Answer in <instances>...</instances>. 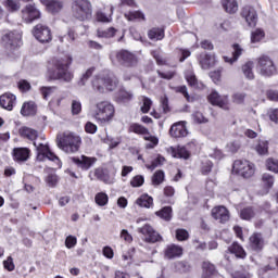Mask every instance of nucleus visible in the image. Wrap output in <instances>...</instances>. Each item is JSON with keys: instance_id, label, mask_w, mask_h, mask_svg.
<instances>
[{"instance_id": "nucleus-1", "label": "nucleus", "mask_w": 278, "mask_h": 278, "mask_svg": "<svg viewBox=\"0 0 278 278\" xmlns=\"http://www.w3.org/2000/svg\"><path fill=\"white\" fill-rule=\"evenodd\" d=\"M73 64V56L54 58L48 66V75L50 79L65 81L71 84L75 75L70 71Z\"/></svg>"}, {"instance_id": "nucleus-2", "label": "nucleus", "mask_w": 278, "mask_h": 278, "mask_svg": "<svg viewBox=\"0 0 278 278\" xmlns=\"http://www.w3.org/2000/svg\"><path fill=\"white\" fill-rule=\"evenodd\" d=\"M81 138L74 132L65 131L56 136V147L64 153H77Z\"/></svg>"}, {"instance_id": "nucleus-3", "label": "nucleus", "mask_w": 278, "mask_h": 278, "mask_svg": "<svg viewBox=\"0 0 278 278\" xmlns=\"http://www.w3.org/2000/svg\"><path fill=\"white\" fill-rule=\"evenodd\" d=\"M118 86V78L113 74H100L92 79V88L96 92H113Z\"/></svg>"}, {"instance_id": "nucleus-4", "label": "nucleus", "mask_w": 278, "mask_h": 278, "mask_svg": "<svg viewBox=\"0 0 278 278\" xmlns=\"http://www.w3.org/2000/svg\"><path fill=\"white\" fill-rule=\"evenodd\" d=\"M115 112L116 110L114 109V104L109 101H101L96 104L93 118L97 123H100V125H105L108 123H112Z\"/></svg>"}, {"instance_id": "nucleus-5", "label": "nucleus", "mask_w": 278, "mask_h": 278, "mask_svg": "<svg viewBox=\"0 0 278 278\" xmlns=\"http://www.w3.org/2000/svg\"><path fill=\"white\" fill-rule=\"evenodd\" d=\"M256 73L261 77H274L277 75V64L268 54H263L256 59Z\"/></svg>"}, {"instance_id": "nucleus-6", "label": "nucleus", "mask_w": 278, "mask_h": 278, "mask_svg": "<svg viewBox=\"0 0 278 278\" xmlns=\"http://www.w3.org/2000/svg\"><path fill=\"white\" fill-rule=\"evenodd\" d=\"M72 14L77 21H90L92 18V3L88 0H75L72 4Z\"/></svg>"}, {"instance_id": "nucleus-7", "label": "nucleus", "mask_w": 278, "mask_h": 278, "mask_svg": "<svg viewBox=\"0 0 278 278\" xmlns=\"http://www.w3.org/2000/svg\"><path fill=\"white\" fill-rule=\"evenodd\" d=\"M128 131L130 134H137L138 136H144L143 139L150 142L147 144V149H155L160 143V139H157V137L151 136L149 129L138 123L130 124Z\"/></svg>"}, {"instance_id": "nucleus-8", "label": "nucleus", "mask_w": 278, "mask_h": 278, "mask_svg": "<svg viewBox=\"0 0 278 278\" xmlns=\"http://www.w3.org/2000/svg\"><path fill=\"white\" fill-rule=\"evenodd\" d=\"M111 62L121 64L122 66H136V64H138V59L136 58V54L127 50H122L111 54Z\"/></svg>"}, {"instance_id": "nucleus-9", "label": "nucleus", "mask_w": 278, "mask_h": 278, "mask_svg": "<svg viewBox=\"0 0 278 278\" xmlns=\"http://www.w3.org/2000/svg\"><path fill=\"white\" fill-rule=\"evenodd\" d=\"M232 170L237 173V175L249 179V177H253L255 166L249 161L238 160L233 163Z\"/></svg>"}, {"instance_id": "nucleus-10", "label": "nucleus", "mask_w": 278, "mask_h": 278, "mask_svg": "<svg viewBox=\"0 0 278 278\" xmlns=\"http://www.w3.org/2000/svg\"><path fill=\"white\" fill-rule=\"evenodd\" d=\"M94 177L99 179V181H103V184L112 186V184L116 182V168H96Z\"/></svg>"}, {"instance_id": "nucleus-11", "label": "nucleus", "mask_w": 278, "mask_h": 278, "mask_svg": "<svg viewBox=\"0 0 278 278\" xmlns=\"http://www.w3.org/2000/svg\"><path fill=\"white\" fill-rule=\"evenodd\" d=\"M138 232L142 233L144 242H149L150 244H155V242L162 240V236L149 224L138 228Z\"/></svg>"}, {"instance_id": "nucleus-12", "label": "nucleus", "mask_w": 278, "mask_h": 278, "mask_svg": "<svg viewBox=\"0 0 278 278\" xmlns=\"http://www.w3.org/2000/svg\"><path fill=\"white\" fill-rule=\"evenodd\" d=\"M21 38H23L21 31L14 30L4 34L2 36V42L8 49H17V47H21V45H23Z\"/></svg>"}, {"instance_id": "nucleus-13", "label": "nucleus", "mask_w": 278, "mask_h": 278, "mask_svg": "<svg viewBox=\"0 0 278 278\" xmlns=\"http://www.w3.org/2000/svg\"><path fill=\"white\" fill-rule=\"evenodd\" d=\"M33 35L39 42H51V28L45 24H37L33 29Z\"/></svg>"}, {"instance_id": "nucleus-14", "label": "nucleus", "mask_w": 278, "mask_h": 278, "mask_svg": "<svg viewBox=\"0 0 278 278\" xmlns=\"http://www.w3.org/2000/svg\"><path fill=\"white\" fill-rule=\"evenodd\" d=\"M40 16V10L36 8V4H26L22 10V20L24 23H34V21H38Z\"/></svg>"}, {"instance_id": "nucleus-15", "label": "nucleus", "mask_w": 278, "mask_h": 278, "mask_svg": "<svg viewBox=\"0 0 278 278\" xmlns=\"http://www.w3.org/2000/svg\"><path fill=\"white\" fill-rule=\"evenodd\" d=\"M241 16L244 18L249 27H255L257 25V11L251 5H245L241 10Z\"/></svg>"}, {"instance_id": "nucleus-16", "label": "nucleus", "mask_w": 278, "mask_h": 278, "mask_svg": "<svg viewBox=\"0 0 278 278\" xmlns=\"http://www.w3.org/2000/svg\"><path fill=\"white\" fill-rule=\"evenodd\" d=\"M71 161L78 166V168H81V170H90L92 166L94 165V162H97V159L81 155L80 157H72Z\"/></svg>"}, {"instance_id": "nucleus-17", "label": "nucleus", "mask_w": 278, "mask_h": 278, "mask_svg": "<svg viewBox=\"0 0 278 278\" xmlns=\"http://www.w3.org/2000/svg\"><path fill=\"white\" fill-rule=\"evenodd\" d=\"M208 101L212 103V105H217L218 108H222V110H228L229 105V99L227 96H220L216 91H212L208 96Z\"/></svg>"}, {"instance_id": "nucleus-18", "label": "nucleus", "mask_w": 278, "mask_h": 278, "mask_svg": "<svg viewBox=\"0 0 278 278\" xmlns=\"http://www.w3.org/2000/svg\"><path fill=\"white\" fill-rule=\"evenodd\" d=\"M31 155V150L28 148H15L13 149V160L17 164H23L29 160Z\"/></svg>"}, {"instance_id": "nucleus-19", "label": "nucleus", "mask_w": 278, "mask_h": 278, "mask_svg": "<svg viewBox=\"0 0 278 278\" xmlns=\"http://www.w3.org/2000/svg\"><path fill=\"white\" fill-rule=\"evenodd\" d=\"M169 135L172 138H186V136H188V128H186L184 122L176 123L172 125Z\"/></svg>"}, {"instance_id": "nucleus-20", "label": "nucleus", "mask_w": 278, "mask_h": 278, "mask_svg": "<svg viewBox=\"0 0 278 278\" xmlns=\"http://www.w3.org/2000/svg\"><path fill=\"white\" fill-rule=\"evenodd\" d=\"M0 105L3 110H8V112H12L14 110V105H16V96L12 93H4L0 97Z\"/></svg>"}, {"instance_id": "nucleus-21", "label": "nucleus", "mask_w": 278, "mask_h": 278, "mask_svg": "<svg viewBox=\"0 0 278 278\" xmlns=\"http://www.w3.org/2000/svg\"><path fill=\"white\" fill-rule=\"evenodd\" d=\"M212 216L219 223H227L229 220V211L225 206H216L212 210Z\"/></svg>"}, {"instance_id": "nucleus-22", "label": "nucleus", "mask_w": 278, "mask_h": 278, "mask_svg": "<svg viewBox=\"0 0 278 278\" xmlns=\"http://www.w3.org/2000/svg\"><path fill=\"white\" fill-rule=\"evenodd\" d=\"M184 255V248L177 244L167 245L165 249V257L167 260H175V257H181Z\"/></svg>"}, {"instance_id": "nucleus-23", "label": "nucleus", "mask_w": 278, "mask_h": 278, "mask_svg": "<svg viewBox=\"0 0 278 278\" xmlns=\"http://www.w3.org/2000/svg\"><path fill=\"white\" fill-rule=\"evenodd\" d=\"M249 240L250 249H252V251H262V249H264V238L262 237V233L254 232Z\"/></svg>"}, {"instance_id": "nucleus-24", "label": "nucleus", "mask_w": 278, "mask_h": 278, "mask_svg": "<svg viewBox=\"0 0 278 278\" xmlns=\"http://www.w3.org/2000/svg\"><path fill=\"white\" fill-rule=\"evenodd\" d=\"M198 61L201 68H203V71H208V68H212V66H214V63H215L214 56H212L208 53H201L198 56Z\"/></svg>"}, {"instance_id": "nucleus-25", "label": "nucleus", "mask_w": 278, "mask_h": 278, "mask_svg": "<svg viewBox=\"0 0 278 278\" xmlns=\"http://www.w3.org/2000/svg\"><path fill=\"white\" fill-rule=\"evenodd\" d=\"M216 275H218L216 266L210 261H204L202 264V278H214Z\"/></svg>"}, {"instance_id": "nucleus-26", "label": "nucleus", "mask_w": 278, "mask_h": 278, "mask_svg": "<svg viewBox=\"0 0 278 278\" xmlns=\"http://www.w3.org/2000/svg\"><path fill=\"white\" fill-rule=\"evenodd\" d=\"M242 53H244V49L242 48V46L235 43L232 45V56H224V60L228 64H233V62H238V59L240 58V55H242Z\"/></svg>"}, {"instance_id": "nucleus-27", "label": "nucleus", "mask_w": 278, "mask_h": 278, "mask_svg": "<svg viewBox=\"0 0 278 278\" xmlns=\"http://www.w3.org/2000/svg\"><path fill=\"white\" fill-rule=\"evenodd\" d=\"M37 106L34 101L24 102L21 109L22 116H36Z\"/></svg>"}, {"instance_id": "nucleus-28", "label": "nucleus", "mask_w": 278, "mask_h": 278, "mask_svg": "<svg viewBox=\"0 0 278 278\" xmlns=\"http://www.w3.org/2000/svg\"><path fill=\"white\" fill-rule=\"evenodd\" d=\"M170 155L173 157H178L182 160H188L190 157V152L185 147H179L178 149L169 148Z\"/></svg>"}, {"instance_id": "nucleus-29", "label": "nucleus", "mask_w": 278, "mask_h": 278, "mask_svg": "<svg viewBox=\"0 0 278 278\" xmlns=\"http://www.w3.org/2000/svg\"><path fill=\"white\" fill-rule=\"evenodd\" d=\"M20 135L22 136V138H27V140H31V142H34L36 138H38V131L29 127H22L20 129Z\"/></svg>"}, {"instance_id": "nucleus-30", "label": "nucleus", "mask_w": 278, "mask_h": 278, "mask_svg": "<svg viewBox=\"0 0 278 278\" xmlns=\"http://www.w3.org/2000/svg\"><path fill=\"white\" fill-rule=\"evenodd\" d=\"M222 5L228 14H236L238 12V1L236 0H222Z\"/></svg>"}, {"instance_id": "nucleus-31", "label": "nucleus", "mask_w": 278, "mask_h": 278, "mask_svg": "<svg viewBox=\"0 0 278 278\" xmlns=\"http://www.w3.org/2000/svg\"><path fill=\"white\" fill-rule=\"evenodd\" d=\"M254 63L252 61H248L242 65L241 71L245 77V79H255V73H253Z\"/></svg>"}, {"instance_id": "nucleus-32", "label": "nucleus", "mask_w": 278, "mask_h": 278, "mask_svg": "<svg viewBox=\"0 0 278 278\" xmlns=\"http://www.w3.org/2000/svg\"><path fill=\"white\" fill-rule=\"evenodd\" d=\"M8 12H18L21 3L17 0H1Z\"/></svg>"}, {"instance_id": "nucleus-33", "label": "nucleus", "mask_w": 278, "mask_h": 278, "mask_svg": "<svg viewBox=\"0 0 278 278\" xmlns=\"http://www.w3.org/2000/svg\"><path fill=\"white\" fill-rule=\"evenodd\" d=\"M156 216H159V218H162L163 220H170V218H173V207L170 206H164L163 208H161L160 211H157Z\"/></svg>"}, {"instance_id": "nucleus-34", "label": "nucleus", "mask_w": 278, "mask_h": 278, "mask_svg": "<svg viewBox=\"0 0 278 278\" xmlns=\"http://www.w3.org/2000/svg\"><path fill=\"white\" fill-rule=\"evenodd\" d=\"M148 37L150 40H163L164 39V29L154 27L148 31Z\"/></svg>"}, {"instance_id": "nucleus-35", "label": "nucleus", "mask_w": 278, "mask_h": 278, "mask_svg": "<svg viewBox=\"0 0 278 278\" xmlns=\"http://www.w3.org/2000/svg\"><path fill=\"white\" fill-rule=\"evenodd\" d=\"M134 99V92L127 91L125 89H121L117 93V100L121 101V103H129Z\"/></svg>"}, {"instance_id": "nucleus-36", "label": "nucleus", "mask_w": 278, "mask_h": 278, "mask_svg": "<svg viewBox=\"0 0 278 278\" xmlns=\"http://www.w3.org/2000/svg\"><path fill=\"white\" fill-rule=\"evenodd\" d=\"M229 251L230 253H233L236 257H241V258L247 257V252H244V249L236 242L231 244V247L229 248Z\"/></svg>"}, {"instance_id": "nucleus-37", "label": "nucleus", "mask_w": 278, "mask_h": 278, "mask_svg": "<svg viewBox=\"0 0 278 278\" xmlns=\"http://www.w3.org/2000/svg\"><path fill=\"white\" fill-rule=\"evenodd\" d=\"M137 205L140 207H151V205H153V198L149 194H143L137 199Z\"/></svg>"}, {"instance_id": "nucleus-38", "label": "nucleus", "mask_w": 278, "mask_h": 278, "mask_svg": "<svg viewBox=\"0 0 278 278\" xmlns=\"http://www.w3.org/2000/svg\"><path fill=\"white\" fill-rule=\"evenodd\" d=\"M127 21H144V13L140 11H130L124 14Z\"/></svg>"}, {"instance_id": "nucleus-39", "label": "nucleus", "mask_w": 278, "mask_h": 278, "mask_svg": "<svg viewBox=\"0 0 278 278\" xmlns=\"http://www.w3.org/2000/svg\"><path fill=\"white\" fill-rule=\"evenodd\" d=\"M255 151L258 155H266L268 153V141L260 140L255 146Z\"/></svg>"}, {"instance_id": "nucleus-40", "label": "nucleus", "mask_w": 278, "mask_h": 278, "mask_svg": "<svg viewBox=\"0 0 278 278\" xmlns=\"http://www.w3.org/2000/svg\"><path fill=\"white\" fill-rule=\"evenodd\" d=\"M94 201H96L97 205H99L100 207H103V206L108 205L110 198L106 195L105 192H99L96 194Z\"/></svg>"}, {"instance_id": "nucleus-41", "label": "nucleus", "mask_w": 278, "mask_h": 278, "mask_svg": "<svg viewBox=\"0 0 278 278\" xmlns=\"http://www.w3.org/2000/svg\"><path fill=\"white\" fill-rule=\"evenodd\" d=\"M112 8H111V14H108L103 11H98L96 13V18L99 21V23H112Z\"/></svg>"}, {"instance_id": "nucleus-42", "label": "nucleus", "mask_w": 278, "mask_h": 278, "mask_svg": "<svg viewBox=\"0 0 278 278\" xmlns=\"http://www.w3.org/2000/svg\"><path fill=\"white\" fill-rule=\"evenodd\" d=\"M141 101L143 103L141 105V112L143 114H149V112L151 110V105H153V101L150 98L144 97V96L141 97Z\"/></svg>"}, {"instance_id": "nucleus-43", "label": "nucleus", "mask_w": 278, "mask_h": 278, "mask_svg": "<svg viewBox=\"0 0 278 278\" xmlns=\"http://www.w3.org/2000/svg\"><path fill=\"white\" fill-rule=\"evenodd\" d=\"M253 216H255V211H253V207H245L240 212V217L242 220H251Z\"/></svg>"}, {"instance_id": "nucleus-44", "label": "nucleus", "mask_w": 278, "mask_h": 278, "mask_svg": "<svg viewBox=\"0 0 278 278\" xmlns=\"http://www.w3.org/2000/svg\"><path fill=\"white\" fill-rule=\"evenodd\" d=\"M116 36V28L110 27L106 30H98L99 38H114Z\"/></svg>"}, {"instance_id": "nucleus-45", "label": "nucleus", "mask_w": 278, "mask_h": 278, "mask_svg": "<svg viewBox=\"0 0 278 278\" xmlns=\"http://www.w3.org/2000/svg\"><path fill=\"white\" fill-rule=\"evenodd\" d=\"M266 168L267 170H270L271 173L278 174V160L277 159H267L266 160Z\"/></svg>"}, {"instance_id": "nucleus-46", "label": "nucleus", "mask_w": 278, "mask_h": 278, "mask_svg": "<svg viewBox=\"0 0 278 278\" xmlns=\"http://www.w3.org/2000/svg\"><path fill=\"white\" fill-rule=\"evenodd\" d=\"M163 182H164V172L156 170L152 176V185L161 186V184H163Z\"/></svg>"}, {"instance_id": "nucleus-47", "label": "nucleus", "mask_w": 278, "mask_h": 278, "mask_svg": "<svg viewBox=\"0 0 278 278\" xmlns=\"http://www.w3.org/2000/svg\"><path fill=\"white\" fill-rule=\"evenodd\" d=\"M262 181L264 186H266L268 189L273 188L275 186V176L270 174H263Z\"/></svg>"}, {"instance_id": "nucleus-48", "label": "nucleus", "mask_w": 278, "mask_h": 278, "mask_svg": "<svg viewBox=\"0 0 278 278\" xmlns=\"http://www.w3.org/2000/svg\"><path fill=\"white\" fill-rule=\"evenodd\" d=\"M34 147H36L38 154L39 155H43V157L51 151V149H49L48 144L45 143H36V141H34Z\"/></svg>"}, {"instance_id": "nucleus-49", "label": "nucleus", "mask_w": 278, "mask_h": 278, "mask_svg": "<svg viewBox=\"0 0 278 278\" xmlns=\"http://www.w3.org/2000/svg\"><path fill=\"white\" fill-rule=\"evenodd\" d=\"M176 92H180V94L185 97L188 103H192V101H194V98L190 97V94L188 93V87L186 86L176 87Z\"/></svg>"}, {"instance_id": "nucleus-50", "label": "nucleus", "mask_w": 278, "mask_h": 278, "mask_svg": "<svg viewBox=\"0 0 278 278\" xmlns=\"http://www.w3.org/2000/svg\"><path fill=\"white\" fill-rule=\"evenodd\" d=\"M52 2L53 10H48L52 14H58V12L62 11V8H64V1L63 0H50Z\"/></svg>"}, {"instance_id": "nucleus-51", "label": "nucleus", "mask_w": 278, "mask_h": 278, "mask_svg": "<svg viewBox=\"0 0 278 278\" xmlns=\"http://www.w3.org/2000/svg\"><path fill=\"white\" fill-rule=\"evenodd\" d=\"M264 36H265L264 31L261 28H258V29L252 31L251 42H253V43L260 42L264 38Z\"/></svg>"}, {"instance_id": "nucleus-52", "label": "nucleus", "mask_w": 278, "mask_h": 278, "mask_svg": "<svg viewBox=\"0 0 278 278\" xmlns=\"http://www.w3.org/2000/svg\"><path fill=\"white\" fill-rule=\"evenodd\" d=\"M55 90H58L56 87H41L40 88V92L42 94V98L47 101V99H49V97H51V94H53V92H55Z\"/></svg>"}, {"instance_id": "nucleus-53", "label": "nucleus", "mask_w": 278, "mask_h": 278, "mask_svg": "<svg viewBox=\"0 0 278 278\" xmlns=\"http://www.w3.org/2000/svg\"><path fill=\"white\" fill-rule=\"evenodd\" d=\"M188 238H190V233H188V230H186V229H177L176 230V239L179 242H184V241L188 240Z\"/></svg>"}, {"instance_id": "nucleus-54", "label": "nucleus", "mask_w": 278, "mask_h": 278, "mask_svg": "<svg viewBox=\"0 0 278 278\" xmlns=\"http://www.w3.org/2000/svg\"><path fill=\"white\" fill-rule=\"evenodd\" d=\"M144 185V176L142 175H137L130 180V186L132 188H140V186Z\"/></svg>"}, {"instance_id": "nucleus-55", "label": "nucleus", "mask_w": 278, "mask_h": 278, "mask_svg": "<svg viewBox=\"0 0 278 278\" xmlns=\"http://www.w3.org/2000/svg\"><path fill=\"white\" fill-rule=\"evenodd\" d=\"M164 156L159 155L154 161H152L151 165H147V168H149L150 170H155L157 166H162V164H164Z\"/></svg>"}, {"instance_id": "nucleus-56", "label": "nucleus", "mask_w": 278, "mask_h": 278, "mask_svg": "<svg viewBox=\"0 0 278 278\" xmlns=\"http://www.w3.org/2000/svg\"><path fill=\"white\" fill-rule=\"evenodd\" d=\"M176 273H188L190 270V265L184 262L175 263Z\"/></svg>"}, {"instance_id": "nucleus-57", "label": "nucleus", "mask_w": 278, "mask_h": 278, "mask_svg": "<svg viewBox=\"0 0 278 278\" xmlns=\"http://www.w3.org/2000/svg\"><path fill=\"white\" fill-rule=\"evenodd\" d=\"M43 157H47L50 162H54L59 168L62 167V161H60V157H58L55 153L51 152V150Z\"/></svg>"}, {"instance_id": "nucleus-58", "label": "nucleus", "mask_w": 278, "mask_h": 278, "mask_svg": "<svg viewBox=\"0 0 278 278\" xmlns=\"http://www.w3.org/2000/svg\"><path fill=\"white\" fill-rule=\"evenodd\" d=\"M226 149L230 151V153H237V151L240 149V141H230L227 143Z\"/></svg>"}, {"instance_id": "nucleus-59", "label": "nucleus", "mask_w": 278, "mask_h": 278, "mask_svg": "<svg viewBox=\"0 0 278 278\" xmlns=\"http://www.w3.org/2000/svg\"><path fill=\"white\" fill-rule=\"evenodd\" d=\"M237 134H238V136H247L248 138H257V132H255L251 129L241 128V130Z\"/></svg>"}, {"instance_id": "nucleus-60", "label": "nucleus", "mask_w": 278, "mask_h": 278, "mask_svg": "<svg viewBox=\"0 0 278 278\" xmlns=\"http://www.w3.org/2000/svg\"><path fill=\"white\" fill-rule=\"evenodd\" d=\"M17 86L22 92H27V91L31 90V85L29 84V81H27L25 79L20 80Z\"/></svg>"}, {"instance_id": "nucleus-61", "label": "nucleus", "mask_w": 278, "mask_h": 278, "mask_svg": "<svg viewBox=\"0 0 278 278\" xmlns=\"http://www.w3.org/2000/svg\"><path fill=\"white\" fill-rule=\"evenodd\" d=\"M81 112V102L77 100L72 101V114L77 115Z\"/></svg>"}, {"instance_id": "nucleus-62", "label": "nucleus", "mask_w": 278, "mask_h": 278, "mask_svg": "<svg viewBox=\"0 0 278 278\" xmlns=\"http://www.w3.org/2000/svg\"><path fill=\"white\" fill-rule=\"evenodd\" d=\"M186 80L188 81L189 86L197 88V76L192 74V72L186 74Z\"/></svg>"}, {"instance_id": "nucleus-63", "label": "nucleus", "mask_w": 278, "mask_h": 278, "mask_svg": "<svg viewBox=\"0 0 278 278\" xmlns=\"http://www.w3.org/2000/svg\"><path fill=\"white\" fill-rule=\"evenodd\" d=\"M161 105L164 114H168V112H170V106L168 105V97L164 96L161 98Z\"/></svg>"}, {"instance_id": "nucleus-64", "label": "nucleus", "mask_w": 278, "mask_h": 278, "mask_svg": "<svg viewBox=\"0 0 278 278\" xmlns=\"http://www.w3.org/2000/svg\"><path fill=\"white\" fill-rule=\"evenodd\" d=\"M269 121L278 125V109H270L268 112Z\"/></svg>"}]
</instances>
